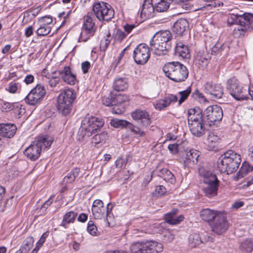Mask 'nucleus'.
I'll list each match as a JSON object with an SVG mask.
<instances>
[{
    "label": "nucleus",
    "mask_w": 253,
    "mask_h": 253,
    "mask_svg": "<svg viewBox=\"0 0 253 253\" xmlns=\"http://www.w3.org/2000/svg\"><path fill=\"white\" fill-rule=\"evenodd\" d=\"M87 231L91 235L94 236H97L99 235V233L97 231V228L94 224L93 221L90 220L88 222Z\"/></svg>",
    "instance_id": "obj_49"
},
{
    "label": "nucleus",
    "mask_w": 253,
    "mask_h": 253,
    "mask_svg": "<svg viewBox=\"0 0 253 253\" xmlns=\"http://www.w3.org/2000/svg\"><path fill=\"white\" fill-rule=\"evenodd\" d=\"M111 126L116 128H123L126 127L129 129L135 134L141 136L144 135V131L138 126H137L129 122L124 120L113 119L111 122Z\"/></svg>",
    "instance_id": "obj_18"
},
{
    "label": "nucleus",
    "mask_w": 253,
    "mask_h": 253,
    "mask_svg": "<svg viewBox=\"0 0 253 253\" xmlns=\"http://www.w3.org/2000/svg\"><path fill=\"white\" fill-rule=\"evenodd\" d=\"M204 1L206 2H211V3H209L207 4L206 6H204L201 9H203L205 8H207L208 9H211L212 7H219L221 5H223L222 2H220L219 1H216L217 0H203Z\"/></svg>",
    "instance_id": "obj_54"
},
{
    "label": "nucleus",
    "mask_w": 253,
    "mask_h": 253,
    "mask_svg": "<svg viewBox=\"0 0 253 253\" xmlns=\"http://www.w3.org/2000/svg\"><path fill=\"white\" fill-rule=\"evenodd\" d=\"M149 49L145 43L138 45L133 50V59L137 64L143 65L150 58Z\"/></svg>",
    "instance_id": "obj_15"
},
{
    "label": "nucleus",
    "mask_w": 253,
    "mask_h": 253,
    "mask_svg": "<svg viewBox=\"0 0 253 253\" xmlns=\"http://www.w3.org/2000/svg\"><path fill=\"white\" fill-rule=\"evenodd\" d=\"M113 88L117 91H123L128 87V79L126 77H116L113 82Z\"/></svg>",
    "instance_id": "obj_29"
},
{
    "label": "nucleus",
    "mask_w": 253,
    "mask_h": 253,
    "mask_svg": "<svg viewBox=\"0 0 253 253\" xmlns=\"http://www.w3.org/2000/svg\"><path fill=\"white\" fill-rule=\"evenodd\" d=\"M199 156V152L195 149H191L186 152L183 158L184 166L191 167L196 164Z\"/></svg>",
    "instance_id": "obj_23"
},
{
    "label": "nucleus",
    "mask_w": 253,
    "mask_h": 253,
    "mask_svg": "<svg viewBox=\"0 0 253 253\" xmlns=\"http://www.w3.org/2000/svg\"><path fill=\"white\" fill-rule=\"evenodd\" d=\"M48 236V232H46L42 234V235L41 238L39 240V241L37 243V246H38V247H41L43 244L44 243L46 238Z\"/></svg>",
    "instance_id": "obj_63"
},
{
    "label": "nucleus",
    "mask_w": 253,
    "mask_h": 253,
    "mask_svg": "<svg viewBox=\"0 0 253 253\" xmlns=\"http://www.w3.org/2000/svg\"><path fill=\"white\" fill-rule=\"evenodd\" d=\"M212 241V239L210 236L205 239H202L199 235L196 233L191 234L188 238L189 246L191 248H195L202 243Z\"/></svg>",
    "instance_id": "obj_28"
},
{
    "label": "nucleus",
    "mask_w": 253,
    "mask_h": 253,
    "mask_svg": "<svg viewBox=\"0 0 253 253\" xmlns=\"http://www.w3.org/2000/svg\"><path fill=\"white\" fill-rule=\"evenodd\" d=\"M92 10L95 17L100 21H110L114 16V10L107 3L103 1L95 2Z\"/></svg>",
    "instance_id": "obj_8"
},
{
    "label": "nucleus",
    "mask_w": 253,
    "mask_h": 253,
    "mask_svg": "<svg viewBox=\"0 0 253 253\" xmlns=\"http://www.w3.org/2000/svg\"><path fill=\"white\" fill-rule=\"evenodd\" d=\"M188 126L191 133L195 136L200 137L205 132V127L203 121L190 123Z\"/></svg>",
    "instance_id": "obj_25"
},
{
    "label": "nucleus",
    "mask_w": 253,
    "mask_h": 253,
    "mask_svg": "<svg viewBox=\"0 0 253 253\" xmlns=\"http://www.w3.org/2000/svg\"><path fill=\"white\" fill-rule=\"evenodd\" d=\"M90 68V63L88 61H84L82 63V69L84 74H86L88 72V69Z\"/></svg>",
    "instance_id": "obj_64"
},
{
    "label": "nucleus",
    "mask_w": 253,
    "mask_h": 253,
    "mask_svg": "<svg viewBox=\"0 0 253 253\" xmlns=\"http://www.w3.org/2000/svg\"><path fill=\"white\" fill-rule=\"evenodd\" d=\"M219 139L217 135L212 133L209 134L207 138L208 147L211 149L216 148Z\"/></svg>",
    "instance_id": "obj_43"
},
{
    "label": "nucleus",
    "mask_w": 253,
    "mask_h": 253,
    "mask_svg": "<svg viewBox=\"0 0 253 253\" xmlns=\"http://www.w3.org/2000/svg\"><path fill=\"white\" fill-rule=\"evenodd\" d=\"M188 124L204 121L203 114L199 108H191L187 112Z\"/></svg>",
    "instance_id": "obj_26"
},
{
    "label": "nucleus",
    "mask_w": 253,
    "mask_h": 253,
    "mask_svg": "<svg viewBox=\"0 0 253 253\" xmlns=\"http://www.w3.org/2000/svg\"><path fill=\"white\" fill-rule=\"evenodd\" d=\"M184 218L182 215H180L178 217L173 215L171 213H166L165 215V219L166 222L171 225H175L180 223Z\"/></svg>",
    "instance_id": "obj_40"
},
{
    "label": "nucleus",
    "mask_w": 253,
    "mask_h": 253,
    "mask_svg": "<svg viewBox=\"0 0 253 253\" xmlns=\"http://www.w3.org/2000/svg\"><path fill=\"white\" fill-rule=\"evenodd\" d=\"M92 133L93 132L88 129V127L83 122L78 132V139L79 141H83L91 136Z\"/></svg>",
    "instance_id": "obj_36"
},
{
    "label": "nucleus",
    "mask_w": 253,
    "mask_h": 253,
    "mask_svg": "<svg viewBox=\"0 0 253 253\" xmlns=\"http://www.w3.org/2000/svg\"><path fill=\"white\" fill-rule=\"evenodd\" d=\"M163 70L167 77L177 83L185 81L189 75L187 67L179 62L167 63Z\"/></svg>",
    "instance_id": "obj_3"
},
{
    "label": "nucleus",
    "mask_w": 253,
    "mask_h": 253,
    "mask_svg": "<svg viewBox=\"0 0 253 253\" xmlns=\"http://www.w3.org/2000/svg\"><path fill=\"white\" fill-rule=\"evenodd\" d=\"M171 3H172V0H159L154 4L155 11L158 12L166 11L169 8Z\"/></svg>",
    "instance_id": "obj_38"
},
{
    "label": "nucleus",
    "mask_w": 253,
    "mask_h": 253,
    "mask_svg": "<svg viewBox=\"0 0 253 253\" xmlns=\"http://www.w3.org/2000/svg\"><path fill=\"white\" fill-rule=\"evenodd\" d=\"M175 54L182 58L188 59L190 57V51L188 45L181 42L176 43L175 46Z\"/></svg>",
    "instance_id": "obj_27"
},
{
    "label": "nucleus",
    "mask_w": 253,
    "mask_h": 253,
    "mask_svg": "<svg viewBox=\"0 0 253 253\" xmlns=\"http://www.w3.org/2000/svg\"><path fill=\"white\" fill-rule=\"evenodd\" d=\"M50 31L51 28L50 27L41 24L40 27L37 30V34L38 36H45L48 35Z\"/></svg>",
    "instance_id": "obj_50"
},
{
    "label": "nucleus",
    "mask_w": 253,
    "mask_h": 253,
    "mask_svg": "<svg viewBox=\"0 0 253 253\" xmlns=\"http://www.w3.org/2000/svg\"><path fill=\"white\" fill-rule=\"evenodd\" d=\"M203 90L213 100L221 98L223 94V89L221 85L212 81L206 82L203 86Z\"/></svg>",
    "instance_id": "obj_17"
},
{
    "label": "nucleus",
    "mask_w": 253,
    "mask_h": 253,
    "mask_svg": "<svg viewBox=\"0 0 253 253\" xmlns=\"http://www.w3.org/2000/svg\"><path fill=\"white\" fill-rule=\"evenodd\" d=\"M158 175L163 178L165 181L170 183H174L175 178L171 172L167 169H163L160 170L157 173Z\"/></svg>",
    "instance_id": "obj_35"
},
{
    "label": "nucleus",
    "mask_w": 253,
    "mask_h": 253,
    "mask_svg": "<svg viewBox=\"0 0 253 253\" xmlns=\"http://www.w3.org/2000/svg\"><path fill=\"white\" fill-rule=\"evenodd\" d=\"M238 13V22L239 25L243 27H249L253 21V15L251 13H243L240 11Z\"/></svg>",
    "instance_id": "obj_32"
},
{
    "label": "nucleus",
    "mask_w": 253,
    "mask_h": 253,
    "mask_svg": "<svg viewBox=\"0 0 253 253\" xmlns=\"http://www.w3.org/2000/svg\"><path fill=\"white\" fill-rule=\"evenodd\" d=\"M77 213L73 211H70L66 213L63 216L61 225L66 227V225L70 223H73L75 220Z\"/></svg>",
    "instance_id": "obj_39"
},
{
    "label": "nucleus",
    "mask_w": 253,
    "mask_h": 253,
    "mask_svg": "<svg viewBox=\"0 0 253 253\" xmlns=\"http://www.w3.org/2000/svg\"><path fill=\"white\" fill-rule=\"evenodd\" d=\"M212 231L218 235L224 233L229 227V223L225 213L221 212L215 217V218L210 223Z\"/></svg>",
    "instance_id": "obj_13"
},
{
    "label": "nucleus",
    "mask_w": 253,
    "mask_h": 253,
    "mask_svg": "<svg viewBox=\"0 0 253 253\" xmlns=\"http://www.w3.org/2000/svg\"><path fill=\"white\" fill-rule=\"evenodd\" d=\"M53 196H51L49 199L46 200L42 205L41 210L43 212L45 211L46 209L48 208V207L51 205V204L53 202Z\"/></svg>",
    "instance_id": "obj_61"
},
{
    "label": "nucleus",
    "mask_w": 253,
    "mask_h": 253,
    "mask_svg": "<svg viewBox=\"0 0 253 253\" xmlns=\"http://www.w3.org/2000/svg\"><path fill=\"white\" fill-rule=\"evenodd\" d=\"M45 94L44 86L40 84H37L25 98V101L31 105H35L40 103Z\"/></svg>",
    "instance_id": "obj_14"
},
{
    "label": "nucleus",
    "mask_w": 253,
    "mask_h": 253,
    "mask_svg": "<svg viewBox=\"0 0 253 253\" xmlns=\"http://www.w3.org/2000/svg\"><path fill=\"white\" fill-rule=\"evenodd\" d=\"M53 142L51 138L46 136L39 137L27 147L24 151V155L31 161H35L39 158L42 150L48 149Z\"/></svg>",
    "instance_id": "obj_4"
},
{
    "label": "nucleus",
    "mask_w": 253,
    "mask_h": 253,
    "mask_svg": "<svg viewBox=\"0 0 253 253\" xmlns=\"http://www.w3.org/2000/svg\"><path fill=\"white\" fill-rule=\"evenodd\" d=\"M80 172L79 169L77 168L74 169L64 178V181L66 183H72L74 181L76 177L79 175Z\"/></svg>",
    "instance_id": "obj_47"
},
{
    "label": "nucleus",
    "mask_w": 253,
    "mask_h": 253,
    "mask_svg": "<svg viewBox=\"0 0 253 253\" xmlns=\"http://www.w3.org/2000/svg\"><path fill=\"white\" fill-rule=\"evenodd\" d=\"M192 97L195 99H198L200 101L207 102V100L204 94L198 89L195 90L192 94Z\"/></svg>",
    "instance_id": "obj_56"
},
{
    "label": "nucleus",
    "mask_w": 253,
    "mask_h": 253,
    "mask_svg": "<svg viewBox=\"0 0 253 253\" xmlns=\"http://www.w3.org/2000/svg\"><path fill=\"white\" fill-rule=\"evenodd\" d=\"M204 121L210 126L217 125L222 119V109L218 105L208 107L203 113Z\"/></svg>",
    "instance_id": "obj_9"
},
{
    "label": "nucleus",
    "mask_w": 253,
    "mask_h": 253,
    "mask_svg": "<svg viewBox=\"0 0 253 253\" xmlns=\"http://www.w3.org/2000/svg\"><path fill=\"white\" fill-rule=\"evenodd\" d=\"M168 149L172 154H176L178 152V145L177 143L170 144L168 146Z\"/></svg>",
    "instance_id": "obj_62"
},
{
    "label": "nucleus",
    "mask_w": 253,
    "mask_h": 253,
    "mask_svg": "<svg viewBox=\"0 0 253 253\" xmlns=\"http://www.w3.org/2000/svg\"><path fill=\"white\" fill-rule=\"evenodd\" d=\"M199 173L203 178L204 182L207 184L203 189L205 196L209 198L215 196L218 187V180L215 175L204 167L199 168Z\"/></svg>",
    "instance_id": "obj_5"
},
{
    "label": "nucleus",
    "mask_w": 253,
    "mask_h": 253,
    "mask_svg": "<svg viewBox=\"0 0 253 253\" xmlns=\"http://www.w3.org/2000/svg\"><path fill=\"white\" fill-rule=\"evenodd\" d=\"M76 98V93L72 89H65L58 96L57 108L64 116H67L71 111L73 104Z\"/></svg>",
    "instance_id": "obj_7"
},
{
    "label": "nucleus",
    "mask_w": 253,
    "mask_h": 253,
    "mask_svg": "<svg viewBox=\"0 0 253 253\" xmlns=\"http://www.w3.org/2000/svg\"><path fill=\"white\" fill-rule=\"evenodd\" d=\"M172 36L168 30L157 32L150 41L151 50L158 56L166 55L171 46Z\"/></svg>",
    "instance_id": "obj_1"
},
{
    "label": "nucleus",
    "mask_w": 253,
    "mask_h": 253,
    "mask_svg": "<svg viewBox=\"0 0 253 253\" xmlns=\"http://www.w3.org/2000/svg\"><path fill=\"white\" fill-rule=\"evenodd\" d=\"M253 170V168L247 162H244L239 171L237 174L238 179L241 178L246 175L249 172Z\"/></svg>",
    "instance_id": "obj_41"
},
{
    "label": "nucleus",
    "mask_w": 253,
    "mask_h": 253,
    "mask_svg": "<svg viewBox=\"0 0 253 253\" xmlns=\"http://www.w3.org/2000/svg\"><path fill=\"white\" fill-rule=\"evenodd\" d=\"M107 137V134L105 132L96 134L91 138V143L94 146L99 147L104 144Z\"/></svg>",
    "instance_id": "obj_37"
},
{
    "label": "nucleus",
    "mask_w": 253,
    "mask_h": 253,
    "mask_svg": "<svg viewBox=\"0 0 253 253\" xmlns=\"http://www.w3.org/2000/svg\"><path fill=\"white\" fill-rule=\"evenodd\" d=\"M53 73L54 72L52 73L48 81L49 85L52 87L56 86L57 84H59L60 81V78L58 77L54 76V75L55 74H53Z\"/></svg>",
    "instance_id": "obj_57"
},
{
    "label": "nucleus",
    "mask_w": 253,
    "mask_h": 253,
    "mask_svg": "<svg viewBox=\"0 0 253 253\" xmlns=\"http://www.w3.org/2000/svg\"><path fill=\"white\" fill-rule=\"evenodd\" d=\"M166 192V189L162 185L158 186L156 187L155 191L153 194L155 196L159 197L163 195Z\"/></svg>",
    "instance_id": "obj_58"
},
{
    "label": "nucleus",
    "mask_w": 253,
    "mask_h": 253,
    "mask_svg": "<svg viewBox=\"0 0 253 253\" xmlns=\"http://www.w3.org/2000/svg\"><path fill=\"white\" fill-rule=\"evenodd\" d=\"M188 27V21L185 19L181 18L174 23L172 31L177 35H182Z\"/></svg>",
    "instance_id": "obj_30"
},
{
    "label": "nucleus",
    "mask_w": 253,
    "mask_h": 253,
    "mask_svg": "<svg viewBox=\"0 0 253 253\" xmlns=\"http://www.w3.org/2000/svg\"><path fill=\"white\" fill-rule=\"evenodd\" d=\"M178 100V97L176 95L169 94L164 98L159 99L153 103L154 108L161 111L169 106L171 103L176 102Z\"/></svg>",
    "instance_id": "obj_21"
},
{
    "label": "nucleus",
    "mask_w": 253,
    "mask_h": 253,
    "mask_svg": "<svg viewBox=\"0 0 253 253\" xmlns=\"http://www.w3.org/2000/svg\"><path fill=\"white\" fill-rule=\"evenodd\" d=\"M113 206L111 203L107 204L106 208L104 207L103 202L99 199L95 200L92 204V212L95 219H101L106 217L107 220V217H109L113 209Z\"/></svg>",
    "instance_id": "obj_11"
},
{
    "label": "nucleus",
    "mask_w": 253,
    "mask_h": 253,
    "mask_svg": "<svg viewBox=\"0 0 253 253\" xmlns=\"http://www.w3.org/2000/svg\"><path fill=\"white\" fill-rule=\"evenodd\" d=\"M240 250L245 252H251L253 250V240L246 239L240 245Z\"/></svg>",
    "instance_id": "obj_44"
},
{
    "label": "nucleus",
    "mask_w": 253,
    "mask_h": 253,
    "mask_svg": "<svg viewBox=\"0 0 253 253\" xmlns=\"http://www.w3.org/2000/svg\"><path fill=\"white\" fill-rule=\"evenodd\" d=\"M96 30V27L93 18L90 15H86L84 18V23L79 39V42H86L94 35Z\"/></svg>",
    "instance_id": "obj_12"
},
{
    "label": "nucleus",
    "mask_w": 253,
    "mask_h": 253,
    "mask_svg": "<svg viewBox=\"0 0 253 253\" xmlns=\"http://www.w3.org/2000/svg\"><path fill=\"white\" fill-rule=\"evenodd\" d=\"M175 231L173 230L167 229L162 233V239L164 242L170 243L174 239Z\"/></svg>",
    "instance_id": "obj_46"
},
{
    "label": "nucleus",
    "mask_w": 253,
    "mask_h": 253,
    "mask_svg": "<svg viewBox=\"0 0 253 253\" xmlns=\"http://www.w3.org/2000/svg\"><path fill=\"white\" fill-rule=\"evenodd\" d=\"M34 239L32 237H28L24 241L22 245L19 249L21 250L23 253H27L33 247Z\"/></svg>",
    "instance_id": "obj_42"
},
{
    "label": "nucleus",
    "mask_w": 253,
    "mask_h": 253,
    "mask_svg": "<svg viewBox=\"0 0 253 253\" xmlns=\"http://www.w3.org/2000/svg\"><path fill=\"white\" fill-rule=\"evenodd\" d=\"M154 0H144L140 13V17L143 20L153 17L154 16L155 6L152 2Z\"/></svg>",
    "instance_id": "obj_20"
},
{
    "label": "nucleus",
    "mask_w": 253,
    "mask_h": 253,
    "mask_svg": "<svg viewBox=\"0 0 253 253\" xmlns=\"http://www.w3.org/2000/svg\"><path fill=\"white\" fill-rule=\"evenodd\" d=\"M210 58L211 55L207 51L202 50L198 52L195 58V61L196 64L202 66H206Z\"/></svg>",
    "instance_id": "obj_34"
},
{
    "label": "nucleus",
    "mask_w": 253,
    "mask_h": 253,
    "mask_svg": "<svg viewBox=\"0 0 253 253\" xmlns=\"http://www.w3.org/2000/svg\"><path fill=\"white\" fill-rule=\"evenodd\" d=\"M219 212H221L212 210L210 209H205L201 211L200 216L203 220L208 222H211L214 220Z\"/></svg>",
    "instance_id": "obj_33"
},
{
    "label": "nucleus",
    "mask_w": 253,
    "mask_h": 253,
    "mask_svg": "<svg viewBox=\"0 0 253 253\" xmlns=\"http://www.w3.org/2000/svg\"><path fill=\"white\" fill-rule=\"evenodd\" d=\"M53 74H57L63 82L69 85H73L77 82L76 76L69 66H65L62 70L55 71Z\"/></svg>",
    "instance_id": "obj_19"
},
{
    "label": "nucleus",
    "mask_w": 253,
    "mask_h": 253,
    "mask_svg": "<svg viewBox=\"0 0 253 253\" xmlns=\"http://www.w3.org/2000/svg\"><path fill=\"white\" fill-rule=\"evenodd\" d=\"M163 250V244L153 240L133 242L129 246L130 253H160Z\"/></svg>",
    "instance_id": "obj_6"
},
{
    "label": "nucleus",
    "mask_w": 253,
    "mask_h": 253,
    "mask_svg": "<svg viewBox=\"0 0 253 253\" xmlns=\"http://www.w3.org/2000/svg\"><path fill=\"white\" fill-rule=\"evenodd\" d=\"M1 110L2 112H7L13 110L16 113L19 110V105L17 104L4 102L1 104Z\"/></svg>",
    "instance_id": "obj_45"
},
{
    "label": "nucleus",
    "mask_w": 253,
    "mask_h": 253,
    "mask_svg": "<svg viewBox=\"0 0 253 253\" xmlns=\"http://www.w3.org/2000/svg\"><path fill=\"white\" fill-rule=\"evenodd\" d=\"M227 24L229 26L233 25H239L238 22V13H230L227 19Z\"/></svg>",
    "instance_id": "obj_53"
},
{
    "label": "nucleus",
    "mask_w": 253,
    "mask_h": 253,
    "mask_svg": "<svg viewBox=\"0 0 253 253\" xmlns=\"http://www.w3.org/2000/svg\"><path fill=\"white\" fill-rule=\"evenodd\" d=\"M83 122L93 133L102 127L104 123L102 119L94 117H86Z\"/></svg>",
    "instance_id": "obj_22"
},
{
    "label": "nucleus",
    "mask_w": 253,
    "mask_h": 253,
    "mask_svg": "<svg viewBox=\"0 0 253 253\" xmlns=\"http://www.w3.org/2000/svg\"><path fill=\"white\" fill-rule=\"evenodd\" d=\"M16 126L13 124H0V135L4 137L11 138L16 133Z\"/></svg>",
    "instance_id": "obj_24"
},
{
    "label": "nucleus",
    "mask_w": 253,
    "mask_h": 253,
    "mask_svg": "<svg viewBox=\"0 0 253 253\" xmlns=\"http://www.w3.org/2000/svg\"><path fill=\"white\" fill-rule=\"evenodd\" d=\"M19 86V84L18 83L11 82L8 84L7 90L11 93H15L16 92Z\"/></svg>",
    "instance_id": "obj_59"
},
{
    "label": "nucleus",
    "mask_w": 253,
    "mask_h": 253,
    "mask_svg": "<svg viewBox=\"0 0 253 253\" xmlns=\"http://www.w3.org/2000/svg\"><path fill=\"white\" fill-rule=\"evenodd\" d=\"M114 104L118 105L124 102H127L129 100L127 96L124 94H114Z\"/></svg>",
    "instance_id": "obj_48"
},
{
    "label": "nucleus",
    "mask_w": 253,
    "mask_h": 253,
    "mask_svg": "<svg viewBox=\"0 0 253 253\" xmlns=\"http://www.w3.org/2000/svg\"><path fill=\"white\" fill-rule=\"evenodd\" d=\"M229 50L228 43L217 42L211 48V54L213 55L226 54Z\"/></svg>",
    "instance_id": "obj_31"
},
{
    "label": "nucleus",
    "mask_w": 253,
    "mask_h": 253,
    "mask_svg": "<svg viewBox=\"0 0 253 253\" xmlns=\"http://www.w3.org/2000/svg\"><path fill=\"white\" fill-rule=\"evenodd\" d=\"M102 101L103 105L107 106L115 105V104H114V94L111 93L109 97H104L102 98Z\"/></svg>",
    "instance_id": "obj_55"
},
{
    "label": "nucleus",
    "mask_w": 253,
    "mask_h": 253,
    "mask_svg": "<svg viewBox=\"0 0 253 253\" xmlns=\"http://www.w3.org/2000/svg\"><path fill=\"white\" fill-rule=\"evenodd\" d=\"M241 162L240 155L230 150L219 157L217 165L221 172L229 174L237 170Z\"/></svg>",
    "instance_id": "obj_2"
},
{
    "label": "nucleus",
    "mask_w": 253,
    "mask_h": 253,
    "mask_svg": "<svg viewBox=\"0 0 253 253\" xmlns=\"http://www.w3.org/2000/svg\"><path fill=\"white\" fill-rule=\"evenodd\" d=\"M52 18L50 16H45L41 18L39 22L41 24L43 25L44 26H48L49 24H50L52 22Z\"/></svg>",
    "instance_id": "obj_60"
},
{
    "label": "nucleus",
    "mask_w": 253,
    "mask_h": 253,
    "mask_svg": "<svg viewBox=\"0 0 253 253\" xmlns=\"http://www.w3.org/2000/svg\"><path fill=\"white\" fill-rule=\"evenodd\" d=\"M191 92V88L189 86L186 89L179 92L180 97L178 100L179 104H182L188 97Z\"/></svg>",
    "instance_id": "obj_52"
},
{
    "label": "nucleus",
    "mask_w": 253,
    "mask_h": 253,
    "mask_svg": "<svg viewBox=\"0 0 253 253\" xmlns=\"http://www.w3.org/2000/svg\"><path fill=\"white\" fill-rule=\"evenodd\" d=\"M132 119L136 121L142 130V128H146L152 123L149 113L146 110L136 109L131 114Z\"/></svg>",
    "instance_id": "obj_16"
},
{
    "label": "nucleus",
    "mask_w": 253,
    "mask_h": 253,
    "mask_svg": "<svg viewBox=\"0 0 253 253\" xmlns=\"http://www.w3.org/2000/svg\"><path fill=\"white\" fill-rule=\"evenodd\" d=\"M226 88L230 95L237 100H243L247 98L246 90L240 84L235 78H231L227 81Z\"/></svg>",
    "instance_id": "obj_10"
},
{
    "label": "nucleus",
    "mask_w": 253,
    "mask_h": 253,
    "mask_svg": "<svg viewBox=\"0 0 253 253\" xmlns=\"http://www.w3.org/2000/svg\"><path fill=\"white\" fill-rule=\"evenodd\" d=\"M126 36V34L120 29H117L114 34L115 41L118 42H121Z\"/></svg>",
    "instance_id": "obj_51"
}]
</instances>
